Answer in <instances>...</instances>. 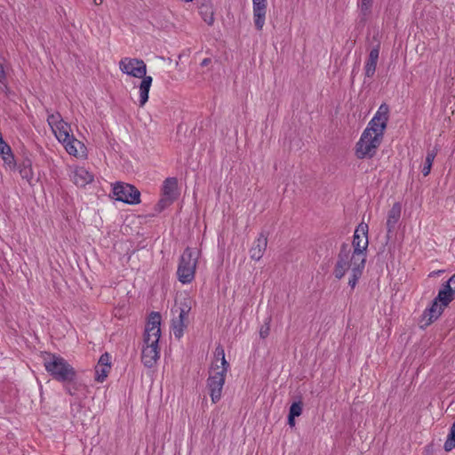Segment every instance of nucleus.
I'll return each mask as SVG.
<instances>
[{"mask_svg": "<svg viewBox=\"0 0 455 455\" xmlns=\"http://www.w3.org/2000/svg\"><path fill=\"white\" fill-rule=\"evenodd\" d=\"M350 247L348 243H342L339 252L338 253L337 262L334 266L333 275L335 278L340 280L347 271L351 267V274L348 280V286L354 290L358 280L362 277L366 262L364 259L360 261L349 259Z\"/></svg>", "mask_w": 455, "mask_h": 455, "instance_id": "nucleus-1", "label": "nucleus"}, {"mask_svg": "<svg viewBox=\"0 0 455 455\" xmlns=\"http://www.w3.org/2000/svg\"><path fill=\"white\" fill-rule=\"evenodd\" d=\"M120 70L130 76L141 78L140 84V106L143 107L148 100L149 90L153 78L147 76V66L142 60L124 58L119 62Z\"/></svg>", "mask_w": 455, "mask_h": 455, "instance_id": "nucleus-2", "label": "nucleus"}, {"mask_svg": "<svg viewBox=\"0 0 455 455\" xmlns=\"http://www.w3.org/2000/svg\"><path fill=\"white\" fill-rule=\"evenodd\" d=\"M44 366L49 375L56 381L62 383L76 371L75 368L62 356L44 352Z\"/></svg>", "mask_w": 455, "mask_h": 455, "instance_id": "nucleus-3", "label": "nucleus"}, {"mask_svg": "<svg viewBox=\"0 0 455 455\" xmlns=\"http://www.w3.org/2000/svg\"><path fill=\"white\" fill-rule=\"evenodd\" d=\"M201 251L188 246L181 254L177 268L178 280L183 284L192 283Z\"/></svg>", "mask_w": 455, "mask_h": 455, "instance_id": "nucleus-4", "label": "nucleus"}, {"mask_svg": "<svg viewBox=\"0 0 455 455\" xmlns=\"http://www.w3.org/2000/svg\"><path fill=\"white\" fill-rule=\"evenodd\" d=\"M368 231L369 226L364 222H361L355 228L352 240L353 252L349 253L350 260L360 261L364 259L366 262L369 246Z\"/></svg>", "mask_w": 455, "mask_h": 455, "instance_id": "nucleus-5", "label": "nucleus"}, {"mask_svg": "<svg viewBox=\"0 0 455 455\" xmlns=\"http://www.w3.org/2000/svg\"><path fill=\"white\" fill-rule=\"evenodd\" d=\"M371 131L367 127L363 132L360 140L355 144V156L358 159L372 158L380 146L384 133L375 140L376 136L371 135Z\"/></svg>", "mask_w": 455, "mask_h": 455, "instance_id": "nucleus-6", "label": "nucleus"}, {"mask_svg": "<svg viewBox=\"0 0 455 455\" xmlns=\"http://www.w3.org/2000/svg\"><path fill=\"white\" fill-rule=\"evenodd\" d=\"M55 135L58 140L63 144L66 151L70 155L74 156H77L78 150L76 148V144L79 145L81 148H84V145L76 140L75 136L72 133L70 125L63 121V119H60L58 124H56Z\"/></svg>", "mask_w": 455, "mask_h": 455, "instance_id": "nucleus-7", "label": "nucleus"}, {"mask_svg": "<svg viewBox=\"0 0 455 455\" xmlns=\"http://www.w3.org/2000/svg\"><path fill=\"white\" fill-rule=\"evenodd\" d=\"M115 199L127 204H138L140 203V192L132 184L117 181L113 187Z\"/></svg>", "mask_w": 455, "mask_h": 455, "instance_id": "nucleus-8", "label": "nucleus"}, {"mask_svg": "<svg viewBox=\"0 0 455 455\" xmlns=\"http://www.w3.org/2000/svg\"><path fill=\"white\" fill-rule=\"evenodd\" d=\"M64 390L71 396H76L78 400L81 397H86L88 386L76 371L68 379L62 382Z\"/></svg>", "mask_w": 455, "mask_h": 455, "instance_id": "nucleus-9", "label": "nucleus"}, {"mask_svg": "<svg viewBox=\"0 0 455 455\" xmlns=\"http://www.w3.org/2000/svg\"><path fill=\"white\" fill-rule=\"evenodd\" d=\"M161 321L162 316L159 312L152 311L148 318V323L145 327V331L143 334V342L148 343L149 338H154V339H157V343H159V339L161 337Z\"/></svg>", "mask_w": 455, "mask_h": 455, "instance_id": "nucleus-10", "label": "nucleus"}, {"mask_svg": "<svg viewBox=\"0 0 455 455\" xmlns=\"http://www.w3.org/2000/svg\"><path fill=\"white\" fill-rule=\"evenodd\" d=\"M190 309L191 307L187 302L182 303L181 307H179L180 312L178 318L172 319V330L177 339H180L184 334V330L187 328L185 321L187 320Z\"/></svg>", "mask_w": 455, "mask_h": 455, "instance_id": "nucleus-11", "label": "nucleus"}, {"mask_svg": "<svg viewBox=\"0 0 455 455\" xmlns=\"http://www.w3.org/2000/svg\"><path fill=\"white\" fill-rule=\"evenodd\" d=\"M160 357V347L157 339H154L150 346H145L141 352V362L147 368H152Z\"/></svg>", "mask_w": 455, "mask_h": 455, "instance_id": "nucleus-12", "label": "nucleus"}, {"mask_svg": "<svg viewBox=\"0 0 455 455\" xmlns=\"http://www.w3.org/2000/svg\"><path fill=\"white\" fill-rule=\"evenodd\" d=\"M226 377L220 373H215L207 379L209 394L213 403H217L221 398V392L225 384Z\"/></svg>", "mask_w": 455, "mask_h": 455, "instance_id": "nucleus-13", "label": "nucleus"}, {"mask_svg": "<svg viewBox=\"0 0 455 455\" xmlns=\"http://www.w3.org/2000/svg\"><path fill=\"white\" fill-rule=\"evenodd\" d=\"M443 310H444V307H442L440 301L437 300V299L435 297L431 301L430 306L428 307H427L422 314L421 323L423 321H426V322L423 325H421V328H424L425 326H428L432 323H434L435 320H437L443 314Z\"/></svg>", "mask_w": 455, "mask_h": 455, "instance_id": "nucleus-14", "label": "nucleus"}, {"mask_svg": "<svg viewBox=\"0 0 455 455\" xmlns=\"http://www.w3.org/2000/svg\"><path fill=\"white\" fill-rule=\"evenodd\" d=\"M402 205L399 202L395 203L388 211L387 219V240L389 241L395 231L396 224L401 217Z\"/></svg>", "mask_w": 455, "mask_h": 455, "instance_id": "nucleus-15", "label": "nucleus"}, {"mask_svg": "<svg viewBox=\"0 0 455 455\" xmlns=\"http://www.w3.org/2000/svg\"><path fill=\"white\" fill-rule=\"evenodd\" d=\"M267 234L261 232L259 237L254 241L252 247L250 249V257L253 260H259L267 249Z\"/></svg>", "mask_w": 455, "mask_h": 455, "instance_id": "nucleus-16", "label": "nucleus"}, {"mask_svg": "<svg viewBox=\"0 0 455 455\" xmlns=\"http://www.w3.org/2000/svg\"><path fill=\"white\" fill-rule=\"evenodd\" d=\"M436 299L440 301L442 307L444 308L455 299V290L451 287L450 282L446 281L441 285Z\"/></svg>", "mask_w": 455, "mask_h": 455, "instance_id": "nucleus-17", "label": "nucleus"}, {"mask_svg": "<svg viewBox=\"0 0 455 455\" xmlns=\"http://www.w3.org/2000/svg\"><path fill=\"white\" fill-rule=\"evenodd\" d=\"M267 12L266 2H253V21L257 30L260 31L265 24Z\"/></svg>", "mask_w": 455, "mask_h": 455, "instance_id": "nucleus-18", "label": "nucleus"}, {"mask_svg": "<svg viewBox=\"0 0 455 455\" xmlns=\"http://www.w3.org/2000/svg\"><path fill=\"white\" fill-rule=\"evenodd\" d=\"M379 48H380V44H378L376 46H374L371 50V52L369 53L368 60L364 66V75L366 77L371 78L375 74L376 68H377V62H378L379 55Z\"/></svg>", "mask_w": 455, "mask_h": 455, "instance_id": "nucleus-19", "label": "nucleus"}, {"mask_svg": "<svg viewBox=\"0 0 455 455\" xmlns=\"http://www.w3.org/2000/svg\"><path fill=\"white\" fill-rule=\"evenodd\" d=\"M377 122L381 123V129H379L380 132L377 134L378 137H376L375 140H378L379 137H380L381 133H385V131L387 126V123L389 120V106L387 103H382L379 107L377 112L375 113L374 116L372 117Z\"/></svg>", "mask_w": 455, "mask_h": 455, "instance_id": "nucleus-20", "label": "nucleus"}, {"mask_svg": "<svg viewBox=\"0 0 455 455\" xmlns=\"http://www.w3.org/2000/svg\"><path fill=\"white\" fill-rule=\"evenodd\" d=\"M162 196L172 197L176 201L179 196L177 178L169 177L165 179L162 187Z\"/></svg>", "mask_w": 455, "mask_h": 455, "instance_id": "nucleus-21", "label": "nucleus"}, {"mask_svg": "<svg viewBox=\"0 0 455 455\" xmlns=\"http://www.w3.org/2000/svg\"><path fill=\"white\" fill-rule=\"evenodd\" d=\"M199 13L202 19L209 25L212 26L214 23V11L212 2H201V4L197 6Z\"/></svg>", "mask_w": 455, "mask_h": 455, "instance_id": "nucleus-22", "label": "nucleus"}, {"mask_svg": "<svg viewBox=\"0 0 455 455\" xmlns=\"http://www.w3.org/2000/svg\"><path fill=\"white\" fill-rule=\"evenodd\" d=\"M93 181V175L86 171L84 168H80L76 171L74 175V182L77 187L84 188L87 184Z\"/></svg>", "mask_w": 455, "mask_h": 455, "instance_id": "nucleus-23", "label": "nucleus"}, {"mask_svg": "<svg viewBox=\"0 0 455 455\" xmlns=\"http://www.w3.org/2000/svg\"><path fill=\"white\" fill-rule=\"evenodd\" d=\"M437 152H438V148L436 147H435L433 149L427 150L426 159H425V164H424V166L421 171L424 177H427V175H429L434 160L437 155Z\"/></svg>", "mask_w": 455, "mask_h": 455, "instance_id": "nucleus-24", "label": "nucleus"}, {"mask_svg": "<svg viewBox=\"0 0 455 455\" xmlns=\"http://www.w3.org/2000/svg\"><path fill=\"white\" fill-rule=\"evenodd\" d=\"M173 203H174L173 198L162 196V197L158 200V202L154 206L155 213H153L152 216H156V214L162 212L164 210H165L167 207L172 205Z\"/></svg>", "mask_w": 455, "mask_h": 455, "instance_id": "nucleus-25", "label": "nucleus"}, {"mask_svg": "<svg viewBox=\"0 0 455 455\" xmlns=\"http://www.w3.org/2000/svg\"><path fill=\"white\" fill-rule=\"evenodd\" d=\"M4 161V164L6 168H9L12 171H16L17 169V161L15 159V156L12 150V148H10L9 152L6 154L0 156Z\"/></svg>", "mask_w": 455, "mask_h": 455, "instance_id": "nucleus-26", "label": "nucleus"}, {"mask_svg": "<svg viewBox=\"0 0 455 455\" xmlns=\"http://www.w3.org/2000/svg\"><path fill=\"white\" fill-rule=\"evenodd\" d=\"M303 412L302 396L299 395L298 400L291 403L288 414L299 417Z\"/></svg>", "mask_w": 455, "mask_h": 455, "instance_id": "nucleus-27", "label": "nucleus"}, {"mask_svg": "<svg viewBox=\"0 0 455 455\" xmlns=\"http://www.w3.org/2000/svg\"><path fill=\"white\" fill-rule=\"evenodd\" d=\"M455 448V424H452L449 434L447 435V439L444 443L443 449L445 451H451Z\"/></svg>", "mask_w": 455, "mask_h": 455, "instance_id": "nucleus-28", "label": "nucleus"}, {"mask_svg": "<svg viewBox=\"0 0 455 455\" xmlns=\"http://www.w3.org/2000/svg\"><path fill=\"white\" fill-rule=\"evenodd\" d=\"M108 367L100 366L97 365L95 368V380L98 382H103L106 378L108 377V374L109 372Z\"/></svg>", "mask_w": 455, "mask_h": 455, "instance_id": "nucleus-29", "label": "nucleus"}, {"mask_svg": "<svg viewBox=\"0 0 455 455\" xmlns=\"http://www.w3.org/2000/svg\"><path fill=\"white\" fill-rule=\"evenodd\" d=\"M22 179L26 180L30 185H32V180L34 172L32 167L29 168H17Z\"/></svg>", "mask_w": 455, "mask_h": 455, "instance_id": "nucleus-30", "label": "nucleus"}, {"mask_svg": "<svg viewBox=\"0 0 455 455\" xmlns=\"http://www.w3.org/2000/svg\"><path fill=\"white\" fill-rule=\"evenodd\" d=\"M223 357H225V350H224L223 347L220 344L214 351L215 363H212V367L214 369L220 368V365L217 363V362L219 360H221V358H223Z\"/></svg>", "mask_w": 455, "mask_h": 455, "instance_id": "nucleus-31", "label": "nucleus"}, {"mask_svg": "<svg viewBox=\"0 0 455 455\" xmlns=\"http://www.w3.org/2000/svg\"><path fill=\"white\" fill-rule=\"evenodd\" d=\"M270 322H271V317H267L265 320L264 323L261 325V327L259 329V337L261 339H266L269 335Z\"/></svg>", "mask_w": 455, "mask_h": 455, "instance_id": "nucleus-32", "label": "nucleus"}, {"mask_svg": "<svg viewBox=\"0 0 455 455\" xmlns=\"http://www.w3.org/2000/svg\"><path fill=\"white\" fill-rule=\"evenodd\" d=\"M110 359H111L110 354L108 352H105L100 355V357L98 361V365L111 368Z\"/></svg>", "mask_w": 455, "mask_h": 455, "instance_id": "nucleus-33", "label": "nucleus"}, {"mask_svg": "<svg viewBox=\"0 0 455 455\" xmlns=\"http://www.w3.org/2000/svg\"><path fill=\"white\" fill-rule=\"evenodd\" d=\"M380 125L381 123L377 122L375 119L371 118V120L368 123L367 128L371 130L376 137H378L377 134L380 132L379 129H381Z\"/></svg>", "mask_w": 455, "mask_h": 455, "instance_id": "nucleus-34", "label": "nucleus"}, {"mask_svg": "<svg viewBox=\"0 0 455 455\" xmlns=\"http://www.w3.org/2000/svg\"><path fill=\"white\" fill-rule=\"evenodd\" d=\"M33 162L28 155L24 154L20 163H17V168H29L32 167Z\"/></svg>", "mask_w": 455, "mask_h": 455, "instance_id": "nucleus-35", "label": "nucleus"}, {"mask_svg": "<svg viewBox=\"0 0 455 455\" xmlns=\"http://www.w3.org/2000/svg\"><path fill=\"white\" fill-rule=\"evenodd\" d=\"M371 7L372 2H361V12L363 15L370 13Z\"/></svg>", "mask_w": 455, "mask_h": 455, "instance_id": "nucleus-36", "label": "nucleus"}, {"mask_svg": "<svg viewBox=\"0 0 455 455\" xmlns=\"http://www.w3.org/2000/svg\"><path fill=\"white\" fill-rule=\"evenodd\" d=\"M220 364H221L222 370L220 371H218L217 373H220L226 377V374L229 368V363L226 360V357L221 358Z\"/></svg>", "mask_w": 455, "mask_h": 455, "instance_id": "nucleus-37", "label": "nucleus"}, {"mask_svg": "<svg viewBox=\"0 0 455 455\" xmlns=\"http://www.w3.org/2000/svg\"><path fill=\"white\" fill-rule=\"evenodd\" d=\"M0 84H4V87L7 89L6 74L2 63H0Z\"/></svg>", "mask_w": 455, "mask_h": 455, "instance_id": "nucleus-38", "label": "nucleus"}, {"mask_svg": "<svg viewBox=\"0 0 455 455\" xmlns=\"http://www.w3.org/2000/svg\"><path fill=\"white\" fill-rule=\"evenodd\" d=\"M60 115L57 114L55 115H50L48 116L47 121L51 126L54 124L55 125L58 124V122L60 120Z\"/></svg>", "mask_w": 455, "mask_h": 455, "instance_id": "nucleus-39", "label": "nucleus"}, {"mask_svg": "<svg viewBox=\"0 0 455 455\" xmlns=\"http://www.w3.org/2000/svg\"><path fill=\"white\" fill-rule=\"evenodd\" d=\"M11 147L4 141H0V156L9 152Z\"/></svg>", "mask_w": 455, "mask_h": 455, "instance_id": "nucleus-40", "label": "nucleus"}, {"mask_svg": "<svg viewBox=\"0 0 455 455\" xmlns=\"http://www.w3.org/2000/svg\"><path fill=\"white\" fill-rule=\"evenodd\" d=\"M296 418H297V417H295V416H292V415L288 414V416H287V424H288L291 427H295V425H296Z\"/></svg>", "mask_w": 455, "mask_h": 455, "instance_id": "nucleus-41", "label": "nucleus"}, {"mask_svg": "<svg viewBox=\"0 0 455 455\" xmlns=\"http://www.w3.org/2000/svg\"><path fill=\"white\" fill-rule=\"evenodd\" d=\"M212 63V59L211 58H205L202 60L201 62V67H207L208 65H210Z\"/></svg>", "mask_w": 455, "mask_h": 455, "instance_id": "nucleus-42", "label": "nucleus"}, {"mask_svg": "<svg viewBox=\"0 0 455 455\" xmlns=\"http://www.w3.org/2000/svg\"><path fill=\"white\" fill-rule=\"evenodd\" d=\"M70 404H71V406L76 405L78 409H81V408H82V404H81V402H80V401L71 403Z\"/></svg>", "mask_w": 455, "mask_h": 455, "instance_id": "nucleus-43", "label": "nucleus"}, {"mask_svg": "<svg viewBox=\"0 0 455 455\" xmlns=\"http://www.w3.org/2000/svg\"><path fill=\"white\" fill-rule=\"evenodd\" d=\"M154 340V338H149L148 343H144L145 346H150V343Z\"/></svg>", "mask_w": 455, "mask_h": 455, "instance_id": "nucleus-44", "label": "nucleus"}, {"mask_svg": "<svg viewBox=\"0 0 455 455\" xmlns=\"http://www.w3.org/2000/svg\"><path fill=\"white\" fill-rule=\"evenodd\" d=\"M327 243H329L330 246H332V241H327Z\"/></svg>", "mask_w": 455, "mask_h": 455, "instance_id": "nucleus-45", "label": "nucleus"}, {"mask_svg": "<svg viewBox=\"0 0 455 455\" xmlns=\"http://www.w3.org/2000/svg\"><path fill=\"white\" fill-rule=\"evenodd\" d=\"M93 3H94L95 5L99 4V3L97 1H94Z\"/></svg>", "mask_w": 455, "mask_h": 455, "instance_id": "nucleus-46", "label": "nucleus"}]
</instances>
